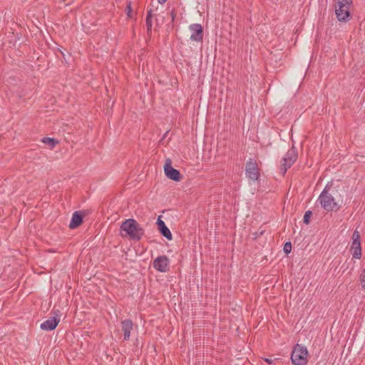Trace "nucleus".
I'll return each instance as SVG.
<instances>
[{
	"label": "nucleus",
	"instance_id": "obj_19",
	"mask_svg": "<svg viewBox=\"0 0 365 365\" xmlns=\"http://www.w3.org/2000/svg\"><path fill=\"white\" fill-rule=\"evenodd\" d=\"M284 252L286 253V254H289L291 252V250H292V244L290 242H287L284 245Z\"/></svg>",
	"mask_w": 365,
	"mask_h": 365
},
{
	"label": "nucleus",
	"instance_id": "obj_18",
	"mask_svg": "<svg viewBox=\"0 0 365 365\" xmlns=\"http://www.w3.org/2000/svg\"><path fill=\"white\" fill-rule=\"evenodd\" d=\"M125 11H126V14L128 18H130V19L133 18V15H132L133 10H132L130 1L127 4Z\"/></svg>",
	"mask_w": 365,
	"mask_h": 365
},
{
	"label": "nucleus",
	"instance_id": "obj_6",
	"mask_svg": "<svg viewBox=\"0 0 365 365\" xmlns=\"http://www.w3.org/2000/svg\"><path fill=\"white\" fill-rule=\"evenodd\" d=\"M246 177L252 180L256 181L259 178V168L256 160L250 158L246 163L245 166Z\"/></svg>",
	"mask_w": 365,
	"mask_h": 365
},
{
	"label": "nucleus",
	"instance_id": "obj_10",
	"mask_svg": "<svg viewBox=\"0 0 365 365\" xmlns=\"http://www.w3.org/2000/svg\"><path fill=\"white\" fill-rule=\"evenodd\" d=\"M133 328V323L130 319H125L121 322V329L123 332V339L128 341L130 336V332Z\"/></svg>",
	"mask_w": 365,
	"mask_h": 365
},
{
	"label": "nucleus",
	"instance_id": "obj_22",
	"mask_svg": "<svg viewBox=\"0 0 365 365\" xmlns=\"http://www.w3.org/2000/svg\"><path fill=\"white\" fill-rule=\"evenodd\" d=\"M153 11L152 9H149L147 12V16H146V18H153Z\"/></svg>",
	"mask_w": 365,
	"mask_h": 365
},
{
	"label": "nucleus",
	"instance_id": "obj_23",
	"mask_svg": "<svg viewBox=\"0 0 365 365\" xmlns=\"http://www.w3.org/2000/svg\"><path fill=\"white\" fill-rule=\"evenodd\" d=\"M170 16H171V18H172V21H173L175 18V16H176V12L175 11V9H173L171 11Z\"/></svg>",
	"mask_w": 365,
	"mask_h": 365
},
{
	"label": "nucleus",
	"instance_id": "obj_25",
	"mask_svg": "<svg viewBox=\"0 0 365 365\" xmlns=\"http://www.w3.org/2000/svg\"><path fill=\"white\" fill-rule=\"evenodd\" d=\"M167 0H158L159 4H164Z\"/></svg>",
	"mask_w": 365,
	"mask_h": 365
},
{
	"label": "nucleus",
	"instance_id": "obj_2",
	"mask_svg": "<svg viewBox=\"0 0 365 365\" xmlns=\"http://www.w3.org/2000/svg\"><path fill=\"white\" fill-rule=\"evenodd\" d=\"M330 190V187L327 185L319 195L317 202L327 212H337L341 208V204L336 200Z\"/></svg>",
	"mask_w": 365,
	"mask_h": 365
},
{
	"label": "nucleus",
	"instance_id": "obj_20",
	"mask_svg": "<svg viewBox=\"0 0 365 365\" xmlns=\"http://www.w3.org/2000/svg\"><path fill=\"white\" fill-rule=\"evenodd\" d=\"M361 236L359 232L356 230L354 231L352 235V241L360 242Z\"/></svg>",
	"mask_w": 365,
	"mask_h": 365
},
{
	"label": "nucleus",
	"instance_id": "obj_4",
	"mask_svg": "<svg viewBox=\"0 0 365 365\" xmlns=\"http://www.w3.org/2000/svg\"><path fill=\"white\" fill-rule=\"evenodd\" d=\"M308 351L306 346L297 344L292 350L291 360L294 365H307Z\"/></svg>",
	"mask_w": 365,
	"mask_h": 365
},
{
	"label": "nucleus",
	"instance_id": "obj_16",
	"mask_svg": "<svg viewBox=\"0 0 365 365\" xmlns=\"http://www.w3.org/2000/svg\"><path fill=\"white\" fill-rule=\"evenodd\" d=\"M152 19L153 18H146L145 19V24H146V29H147V34H148V35H150L151 34L152 26H153Z\"/></svg>",
	"mask_w": 365,
	"mask_h": 365
},
{
	"label": "nucleus",
	"instance_id": "obj_7",
	"mask_svg": "<svg viewBox=\"0 0 365 365\" xmlns=\"http://www.w3.org/2000/svg\"><path fill=\"white\" fill-rule=\"evenodd\" d=\"M164 171L165 175L170 180L179 182L182 179L180 173L172 167L170 160H168L166 161V163L164 165Z\"/></svg>",
	"mask_w": 365,
	"mask_h": 365
},
{
	"label": "nucleus",
	"instance_id": "obj_12",
	"mask_svg": "<svg viewBox=\"0 0 365 365\" xmlns=\"http://www.w3.org/2000/svg\"><path fill=\"white\" fill-rule=\"evenodd\" d=\"M157 225L160 234L167 240H171L173 239L172 233L169 228L165 225V222L160 219V217H159L157 220Z\"/></svg>",
	"mask_w": 365,
	"mask_h": 365
},
{
	"label": "nucleus",
	"instance_id": "obj_1",
	"mask_svg": "<svg viewBox=\"0 0 365 365\" xmlns=\"http://www.w3.org/2000/svg\"><path fill=\"white\" fill-rule=\"evenodd\" d=\"M120 229L125 234H121L123 237H128L133 240L139 241L144 235L143 228L134 219H127L123 222Z\"/></svg>",
	"mask_w": 365,
	"mask_h": 365
},
{
	"label": "nucleus",
	"instance_id": "obj_24",
	"mask_svg": "<svg viewBox=\"0 0 365 365\" xmlns=\"http://www.w3.org/2000/svg\"><path fill=\"white\" fill-rule=\"evenodd\" d=\"M264 361L269 364H271L273 362V360L271 359H264Z\"/></svg>",
	"mask_w": 365,
	"mask_h": 365
},
{
	"label": "nucleus",
	"instance_id": "obj_9",
	"mask_svg": "<svg viewBox=\"0 0 365 365\" xmlns=\"http://www.w3.org/2000/svg\"><path fill=\"white\" fill-rule=\"evenodd\" d=\"M169 265V259L165 255L159 256L153 261V267L160 272H165Z\"/></svg>",
	"mask_w": 365,
	"mask_h": 365
},
{
	"label": "nucleus",
	"instance_id": "obj_5",
	"mask_svg": "<svg viewBox=\"0 0 365 365\" xmlns=\"http://www.w3.org/2000/svg\"><path fill=\"white\" fill-rule=\"evenodd\" d=\"M298 158L297 150L294 147L290 148L282 160L280 173L284 175L287 170L296 162Z\"/></svg>",
	"mask_w": 365,
	"mask_h": 365
},
{
	"label": "nucleus",
	"instance_id": "obj_21",
	"mask_svg": "<svg viewBox=\"0 0 365 365\" xmlns=\"http://www.w3.org/2000/svg\"><path fill=\"white\" fill-rule=\"evenodd\" d=\"M360 281L363 289H365V269L362 271L360 276Z\"/></svg>",
	"mask_w": 365,
	"mask_h": 365
},
{
	"label": "nucleus",
	"instance_id": "obj_13",
	"mask_svg": "<svg viewBox=\"0 0 365 365\" xmlns=\"http://www.w3.org/2000/svg\"><path fill=\"white\" fill-rule=\"evenodd\" d=\"M83 215L79 211L74 212L69 224V227L71 229L78 227L83 223Z\"/></svg>",
	"mask_w": 365,
	"mask_h": 365
},
{
	"label": "nucleus",
	"instance_id": "obj_11",
	"mask_svg": "<svg viewBox=\"0 0 365 365\" xmlns=\"http://www.w3.org/2000/svg\"><path fill=\"white\" fill-rule=\"evenodd\" d=\"M59 322L60 319L56 317H50L41 324V329L46 331H52L56 329Z\"/></svg>",
	"mask_w": 365,
	"mask_h": 365
},
{
	"label": "nucleus",
	"instance_id": "obj_17",
	"mask_svg": "<svg viewBox=\"0 0 365 365\" xmlns=\"http://www.w3.org/2000/svg\"><path fill=\"white\" fill-rule=\"evenodd\" d=\"M312 212L311 210H307L305 212L304 218H303V222L304 224L309 225L310 223V217H312Z\"/></svg>",
	"mask_w": 365,
	"mask_h": 365
},
{
	"label": "nucleus",
	"instance_id": "obj_3",
	"mask_svg": "<svg viewBox=\"0 0 365 365\" xmlns=\"http://www.w3.org/2000/svg\"><path fill=\"white\" fill-rule=\"evenodd\" d=\"M352 4V0H337L335 14L339 21L346 22L351 19L350 6Z\"/></svg>",
	"mask_w": 365,
	"mask_h": 365
},
{
	"label": "nucleus",
	"instance_id": "obj_8",
	"mask_svg": "<svg viewBox=\"0 0 365 365\" xmlns=\"http://www.w3.org/2000/svg\"><path fill=\"white\" fill-rule=\"evenodd\" d=\"M190 30L192 31L190 40L196 42H202L203 40V29L199 24H193L190 25Z\"/></svg>",
	"mask_w": 365,
	"mask_h": 365
},
{
	"label": "nucleus",
	"instance_id": "obj_15",
	"mask_svg": "<svg viewBox=\"0 0 365 365\" xmlns=\"http://www.w3.org/2000/svg\"><path fill=\"white\" fill-rule=\"evenodd\" d=\"M41 141L43 143L47 144L51 149L53 148L58 143V141L56 140V139L48 137L43 138Z\"/></svg>",
	"mask_w": 365,
	"mask_h": 365
},
{
	"label": "nucleus",
	"instance_id": "obj_14",
	"mask_svg": "<svg viewBox=\"0 0 365 365\" xmlns=\"http://www.w3.org/2000/svg\"><path fill=\"white\" fill-rule=\"evenodd\" d=\"M352 256L355 259H361V242L352 241L351 249Z\"/></svg>",
	"mask_w": 365,
	"mask_h": 365
}]
</instances>
